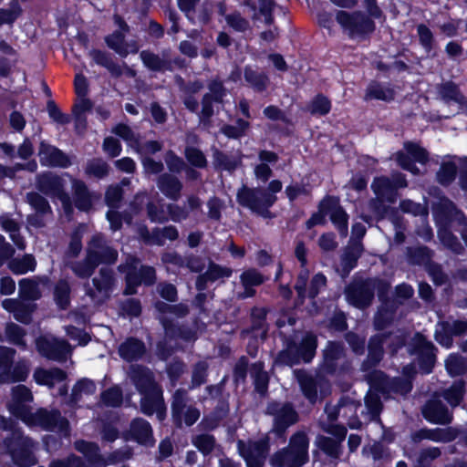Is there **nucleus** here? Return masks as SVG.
<instances>
[{"mask_svg":"<svg viewBox=\"0 0 467 467\" xmlns=\"http://www.w3.org/2000/svg\"><path fill=\"white\" fill-rule=\"evenodd\" d=\"M465 391L466 382L463 379H458L453 381L448 389L443 390L442 397L449 405L455 408L462 401Z\"/></svg>","mask_w":467,"mask_h":467,"instance_id":"44","label":"nucleus"},{"mask_svg":"<svg viewBox=\"0 0 467 467\" xmlns=\"http://www.w3.org/2000/svg\"><path fill=\"white\" fill-rule=\"evenodd\" d=\"M140 56L143 65L150 71L163 72L172 70L171 61L161 58L158 54L143 50Z\"/></svg>","mask_w":467,"mask_h":467,"instance_id":"40","label":"nucleus"},{"mask_svg":"<svg viewBox=\"0 0 467 467\" xmlns=\"http://www.w3.org/2000/svg\"><path fill=\"white\" fill-rule=\"evenodd\" d=\"M282 182L275 179L266 188L242 185L236 192V202L243 208L264 219H274L275 214L270 209L277 202L276 193L282 191Z\"/></svg>","mask_w":467,"mask_h":467,"instance_id":"2","label":"nucleus"},{"mask_svg":"<svg viewBox=\"0 0 467 467\" xmlns=\"http://www.w3.org/2000/svg\"><path fill=\"white\" fill-rule=\"evenodd\" d=\"M336 20L340 26L348 32L351 37L366 39L376 30V23L362 11L348 13L338 10L336 13Z\"/></svg>","mask_w":467,"mask_h":467,"instance_id":"8","label":"nucleus"},{"mask_svg":"<svg viewBox=\"0 0 467 467\" xmlns=\"http://www.w3.org/2000/svg\"><path fill=\"white\" fill-rule=\"evenodd\" d=\"M346 355V348L342 341L328 340L322 350L320 369L327 375H335L338 370L339 360L345 358Z\"/></svg>","mask_w":467,"mask_h":467,"instance_id":"16","label":"nucleus"},{"mask_svg":"<svg viewBox=\"0 0 467 467\" xmlns=\"http://www.w3.org/2000/svg\"><path fill=\"white\" fill-rule=\"evenodd\" d=\"M192 444L203 456H208L214 450L216 440L212 434L202 433L192 440Z\"/></svg>","mask_w":467,"mask_h":467,"instance_id":"64","label":"nucleus"},{"mask_svg":"<svg viewBox=\"0 0 467 467\" xmlns=\"http://www.w3.org/2000/svg\"><path fill=\"white\" fill-rule=\"evenodd\" d=\"M5 334L8 341L13 345L24 348L26 346L25 340L26 331L19 325L13 322L7 323L5 328Z\"/></svg>","mask_w":467,"mask_h":467,"instance_id":"59","label":"nucleus"},{"mask_svg":"<svg viewBox=\"0 0 467 467\" xmlns=\"http://www.w3.org/2000/svg\"><path fill=\"white\" fill-rule=\"evenodd\" d=\"M372 382L382 392H392L402 396L408 395L413 389V383L410 379L400 376L389 378L382 370L374 372Z\"/></svg>","mask_w":467,"mask_h":467,"instance_id":"15","label":"nucleus"},{"mask_svg":"<svg viewBox=\"0 0 467 467\" xmlns=\"http://www.w3.org/2000/svg\"><path fill=\"white\" fill-rule=\"evenodd\" d=\"M213 163L216 171L234 172L240 165L241 160L217 149H213Z\"/></svg>","mask_w":467,"mask_h":467,"instance_id":"38","label":"nucleus"},{"mask_svg":"<svg viewBox=\"0 0 467 467\" xmlns=\"http://www.w3.org/2000/svg\"><path fill=\"white\" fill-rule=\"evenodd\" d=\"M207 88L209 91L204 95L215 100L216 104H223L227 96V88L223 82L219 78H215L208 82Z\"/></svg>","mask_w":467,"mask_h":467,"instance_id":"60","label":"nucleus"},{"mask_svg":"<svg viewBox=\"0 0 467 467\" xmlns=\"http://www.w3.org/2000/svg\"><path fill=\"white\" fill-rule=\"evenodd\" d=\"M26 201L28 204L36 211V213L45 215L52 212L48 201L39 192H29L26 193Z\"/></svg>","mask_w":467,"mask_h":467,"instance_id":"61","label":"nucleus"},{"mask_svg":"<svg viewBox=\"0 0 467 467\" xmlns=\"http://www.w3.org/2000/svg\"><path fill=\"white\" fill-rule=\"evenodd\" d=\"M186 401L187 391L183 389H176L171 398V410L172 423L179 429L182 427V416L187 409Z\"/></svg>","mask_w":467,"mask_h":467,"instance_id":"36","label":"nucleus"},{"mask_svg":"<svg viewBox=\"0 0 467 467\" xmlns=\"http://www.w3.org/2000/svg\"><path fill=\"white\" fill-rule=\"evenodd\" d=\"M37 351L50 360H61L65 358L67 344L65 341H51L39 337L36 342Z\"/></svg>","mask_w":467,"mask_h":467,"instance_id":"28","label":"nucleus"},{"mask_svg":"<svg viewBox=\"0 0 467 467\" xmlns=\"http://www.w3.org/2000/svg\"><path fill=\"white\" fill-rule=\"evenodd\" d=\"M331 223L337 230L341 236H347L348 233V213L342 206H339L332 214L329 216Z\"/></svg>","mask_w":467,"mask_h":467,"instance_id":"63","label":"nucleus"},{"mask_svg":"<svg viewBox=\"0 0 467 467\" xmlns=\"http://www.w3.org/2000/svg\"><path fill=\"white\" fill-rule=\"evenodd\" d=\"M160 322L163 327L165 337L168 339H182L186 342L194 341L197 338L196 331L187 325H180L171 318L161 317Z\"/></svg>","mask_w":467,"mask_h":467,"instance_id":"24","label":"nucleus"},{"mask_svg":"<svg viewBox=\"0 0 467 467\" xmlns=\"http://www.w3.org/2000/svg\"><path fill=\"white\" fill-rule=\"evenodd\" d=\"M250 126L251 124L247 119L237 118L235 125L223 124L219 131L229 140H240L246 135Z\"/></svg>","mask_w":467,"mask_h":467,"instance_id":"45","label":"nucleus"},{"mask_svg":"<svg viewBox=\"0 0 467 467\" xmlns=\"http://www.w3.org/2000/svg\"><path fill=\"white\" fill-rule=\"evenodd\" d=\"M244 78L249 87L258 93L265 92L270 82L265 72L255 70L250 65H246L244 68Z\"/></svg>","mask_w":467,"mask_h":467,"instance_id":"35","label":"nucleus"},{"mask_svg":"<svg viewBox=\"0 0 467 467\" xmlns=\"http://www.w3.org/2000/svg\"><path fill=\"white\" fill-rule=\"evenodd\" d=\"M442 330V337L440 339L436 336V340L442 345H450L452 340V337H460L467 333V321L455 320L451 324L449 322H443Z\"/></svg>","mask_w":467,"mask_h":467,"instance_id":"43","label":"nucleus"},{"mask_svg":"<svg viewBox=\"0 0 467 467\" xmlns=\"http://www.w3.org/2000/svg\"><path fill=\"white\" fill-rule=\"evenodd\" d=\"M100 401L106 407L118 408L123 402V392L119 386H112L100 393Z\"/></svg>","mask_w":467,"mask_h":467,"instance_id":"57","label":"nucleus"},{"mask_svg":"<svg viewBox=\"0 0 467 467\" xmlns=\"http://www.w3.org/2000/svg\"><path fill=\"white\" fill-rule=\"evenodd\" d=\"M98 267V264L95 263L93 258L86 250V255L83 260L75 262L71 265V270L77 277L80 279H88L95 273Z\"/></svg>","mask_w":467,"mask_h":467,"instance_id":"48","label":"nucleus"},{"mask_svg":"<svg viewBox=\"0 0 467 467\" xmlns=\"http://www.w3.org/2000/svg\"><path fill=\"white\" fill-rule=\"evenodd\" d=\"M309 437L304 431L294 432L288 444L269 458L272 467H303L309 461Z\"/></svg>","mask_w":467,"mask_h":467,"instance_id":"3","label":"nucleus"},{"mask_svg":"<svg viewBox=\"0 0 467 467\" xmlns=\"http://www.w3.org/2000/svg\"><path fill=\"white\" fill-rule=\"evenodd\" d=\"M250 374L253 379L254 391L259 394L260 397H265L268 394L270 375L265 368V362L258 360L252 363Z\"/></svg>","mask_w":467,"mask_h":467,"instance_id":"29","label":"nucleus"},{"mask_svg":"<svg viewBox=\"0 0 467 467\" xmlns=\"http://www.w3.org/2000/svg\"><path fill=\"white\" fill-rule=\"evenodd\" d=\"M371 189L379 198H386L389 202L395 201V184L387 176L375 177Z\"/></svg>","mask_w":467,"mask_h":467,"instance_id":"42","label":"nucleus"},{"mask_svg":"<svg viewBox=\"0 0 467 467\" xmlns=\"http://www.w3.org/2000/svg\"><path fill=\"white\" fill-rule=\"evenodd\" d=\"M396 92L391 85L389 83L385 87L381 82L377 80H371L365 92L366 100H381L385 102H390L394 100Z\"/></svg>","mask_w":467,"mask_h":467,"instance_id":"34","label":"nucleus"},{"mask_svg":"<svg viewBox=\"0 0 467 467\" xmlns=\"http://www.w3.org/2000/svg\"><path fill=\"white\" fill-rule=\"evenodd\" d=\"M109 165L102 158H93L88 160L84 168L85 174L88 177H94L102 180L109 174Z\"/></svg>","mask_w":467,"mask_h":467,"instance_id":"49","label":"nucleus"},{"mask_svg":"<svg viewBox=\"0 0 467 467\" xmlns=\"http://www.w3.org/2000/svg\"><path fill=\"white\" fill-rule=\"evenodd\" d=\"M239 279L240 285L244 289L236 294V297L239 300H244L255 296L257 293L256 287L261 286L268 280L265 275L254 267L244 269L241 273Z\"/></svg>","mask_w":467,"mask_h":467,"instance_id":"18","label":"nucleus"},{"mask_svg":"<svg viewBox=\"0 0 467 467\" xmlns=\"http://www.w3.org/2000/svg\"><path fill=\"white\" fill-rule=\"evenodd\" d=\"M117 269L120 274H124V296H134L138 293L139 286H151L157 280L155 268L149 265H141L140 259L134 254H128Z\"/></svg>","mask_w":467,"mask_h":467,"instance_id":"4","label":"nucleus"},{"mask_svg":"<svg viewBox=\"0 0 467 467\" xmlns=\"http://www.w3.org/2000/svg\"><path fill=\"white\" fill-rule=\"evenodd\" d=\"M330 99L322 93L317 94L308 105V111L312 116H326L331 111Z\"/></svg>","mask_w":467,"mask_h":467,"instance_id":"54","label":"nucleus"},{"mask_svg":"<svg viewBox=\"0 0 467 467\" xmlns=\"http://www.w3.org/2000/svg\"><path fill=\"white\" fill-rule=\"evenodd\" d=\"M271 449V439L265 434L256 441L249 440L244 442L243 440L237 441L239 455L244 459L246 467H265Z\"/></svg>","mask_w":467,"mask_h":467,"instance_id":"10","label":"nucleus"},{"mask_svg":"<svg viewBox=\"0 0 467 467\" xmlns=\"http://www.w3.org/2000/svg\"><path fill=\"white\" fill-rule=\"evenodd\" d=\"M22 13L19 0H10L9 8H0V26L13 25Z\"/></svg>","mask_w":467,"mask_h":467,"instance_id":"58","label":"nucleus"},{"mask_svg":"<svg viewBox=\"0 0 467 467\" xmlns=\"http://www.w3.org/2000/svg\"><path fill=\"white\" fill-rule=\"evenodd\" d=\"M33 400V394L26 386L17 385L12 389V403L8 406L9 412L16 419H22L31 410L27 402Z\"/></svg>","mask_w":467,"mask_h":467,"instance_id":"19","label":"nucleus"},{"mask_svg":"<svg viewBox=\"0 0 467 467\" xmlns=\"http://www.w3.org/2000/svg\"><path fill=\"white\" fill-rule=\"evenodd\" d=\"M157 187L169 200L177 202L181 198L183 184L174 174L164 172L159 175Z\"/></svg>","mask_w":467,"mask_h":467,"instance_id":"27","label":"nucleus"},{"mask_svg":"<svg viewBox=\"0 0 467 467\" xmlns=\"http://www.w3.org/2000/svg\"><path fill=\"white\" fill-rule=\"evenodd\" d=\"M458 431L452 427L447 428H421L411 434L413 442L418 443L423 440H429L435 442L448 443L451 442L458 437Z\"/></svg>","mask_w":467,"mask_h":467,"instance_id":"21","label":"nucleus"},{"mask_svg":"<svg viewBox=\"0 0 467 467\" xmlns=\"http://www.w3.org/2000/svg\"><path fill=\"white\" fill-rule=\"evenodd\" d=\"M458 167L454 161L441 162L436 172V182L442 187L450 186L457 178Z\"/></svg>","mask_w":467,"mask_h":467,"instance_id":"46","label":"nucleus"},{"mask_svg":"<svg viewBox=\"0 0 467 467\" xmlns=\"http://www.w3.org/2000/svg\"><path fill=\"white\" fill-rule=\"evenodd\" d=\"M88 56L96 65L106 68L113 78H119L122 76L123 71L121 67L113 60L110 53L105 50L92 48L89 50Z\"/></svg>","mask_w":467,"mask_h":467,"instance_id":"32","label":"nucleus"},{"mask_svg":"<svg viewBox=\"0 0 467 467\" xmlns=\"http://www.w3.org/2000/svg\"><path fill=\"white\" fill-rule=\"evenodd\" d=\"M74 448L85 458L88 467H107L124 460L119 451H114L105 458L101 452L99 444L95 441H89L83 439L77 440L74 442Z\"/></svg>","mask_w":467,"mask_h":467,"instance_id":"11","label":"nucleus"},{"mask_svg":"<svg viewBox=\"0 0 467 467\" xmlns=\"http://www.w3.org/2000/svg\"><path fill=\"white\" fill-rule=\"evenodd\" d=\"M407 254L410 264L426 266L431 261L432 251L426 245H420L409 248Z\"/></svg>","mask_w":467,"mask_h":467,"instance_id":"56","label":"nucleus"},{"mask_svg":"<svg viewBox=\"0 0 467 467\" xmlns=\"http://www.w3.org/2000/svg\"><path fill=\"white\" fill-rule=\"evenodd\" d=\"M407 351L414 356V362L422 375L431 374L437 362V347L420 332H416L409 342Z\"/></svg>","mask_w":467,"mask_h":467,"instance_id":"6","label":"nucleus"},{"mask_svg":"<svg viewBox=\"0 0 467 467\" xmlns=\"http://www.w3.org/2000/svg\"><path fill=\"white\" fill-rule=\"evenodd\" d=\"M344 340L348 345L351 352L357 356H363L366 352V337L355 331L349 330L344 333Z\"/></svg>","mask_w":467,"mask_h":467,"instance_id":"55","label":"nucleus"},{"mask_svg":"<svg viewBox=\"0 0 467 467\" xmlns=\"http://www.w3.org/2000/svg\"><path fill=\"white\" fill-rule=\"evenodd\" d=\"M423 418L431 424L447 425L452 420V415L441 400H428L421 410Z\"/></svg>","mask_w":467,"mask_h":467,"instance_id":"22","label":"nucleus"},{"mask_svg":"<svg viewBox=\"0 0 467 467\" xmlns=\"http://www.w3.org/2000/svg\"><path fill=\"white\" fill-rule=\"evenodd\" d=\"M372 277L354 279L345 288L348 303L358 308H368L374 300V287L370 285Z\"/></svg>","mask_w":467,"mask_h":467,"instance_id":"12","label":"nucleus"},{"mask_svg":"<svg viewBox=\"0 0 467 467\" xmlns=\"http://www.w3.org/2000/svg\"><path fill=\"white\" fill-rule=\"evenodd\" d=\"M87 251L98 266L100 265H113L119 258L118 250L109 245L101 234H94L91 237L88 243Z\"/></svg>","mask_w":467,"mask_h":467,"instance_id":"13","label":"nucleus"},{"mask_svg":"<svg viewBox=\"0 0 467 467\" xmlns=\"http://www.w3.org/2000/svg\"><path fill=\"white\" fill-rule=\"evenodd\" d=\"M35 382L39 386L54 387L55 382H62L67 378V372L60 368L46 369L37 368L33 374Z\"/></svg>","mask_w":467,"mask_h":467,"instance_id":"31","label":"nucleus"},{"mask_svg":"<svg viewBox=\"0 0 467 467\" xmlns=\"http://www.w3.org/2000/svg\"><path fill=\"white\" fill-rule=\"evenodd\" d=\"M19 296L22 300L36 301L41 297L38 284L30 278H23L18 282Z\"/></svg>","mask_w":467,"mask_h":467,"instance_id":"52","label":"nucleus"},{"mask_svg":"<svg viewBox=\"0 0 467 467\" xmlns=\"http://www.w3.org/2000/svg\"><path fill=\"white\" fill-rule=\"evenodd\" d=\"M99 277H94L92 279L95 289L99 293L111 291L115 283L113 271L107 267H101L99 271Z\"/></svg>","mask_w":467,"mask_h":467,"instance_id":"53","label":"nucleus"},{"mask_svg":"<svg viewBox=\"0 0 467 467\" xmlns=\"http://www.w3.org/2000/svg\"><path fill=\"white\" fill-rule=\"evenodd\" d=\"M65 180L52 171H45L36 176V188L40 193L59 198L65 191Z\"/></svg>","mask_w":467,"mask_h":467,"instance_id":"20","label":"nucleus"},{"mask_svg":"<svg viewBox=\"0 0 467 467\" xmlns=\"http://www.w3.org/2000/svg\"><path fill=\"white\" fill-rule=\"evenodd\" d=\"M73 200L75 207L81 212H88L92 208V194L87 184L78 179L72 182Z\"/></svg>","mask_w":467,"mask_h":467,"instance_id":"30","label":"nucleus"},{"mask_svg":"<svg viewBox=\"0 0 467 467\" xmlns=\"http://www.w3.org/2000/svg\"><path fill=\"white\" fill-rule=\"evenodd\" d=\"M260 163L254 168V177L262 182H267L273 176L271 166H275L279 161V155L273 150H259L257 153Z\"/></svg>","mask_w":467,"mask_h":467,"instance_id":"23","label":"nucleus"},{"mask_svg":"<svg viewBox=\"0 0 467 467\" xmlns=\"http://www.w3.org/2000/svg\"><path fill=\"white\" fill-rule=\"evenodd\" d=\"M362 253L363 245L361 243L348 245L344 249L340 257L342 276H348L350 272L357 267L358 259L361 257Z\"/></svg>","mask_w":467,"mask_h":467,"instance_id":"33","label":"nucleus"},{"mask_svg":"<svg viewBox=\"0 0 467 467\" xmlns=\"http://www.w3.org/2000/svg\"><path fill=\"white\" fill-rule=\"evenodd\" d=\"M71 288L66 279H59L54 287V300L61 310H66L70 305Z\"/></svg>","mask_w":467,"mask_h":467,"instance_id":"51","label":"nucleus"},{"mask_svg":"<svg viewBox=\"0 0 467 467\" xmlns=\"http://www.w3.org/2000/svg\"><path fill=\"white\" fill-rule=\"evenodd\" d=\"M209 365L204 360L197 361L192 367L190 389L199 388L205 384L208 377Z\"/></svg>","mask_w":467,"mask_h":467,"instance_id":"62","label":"nucleus"},{"mask_svg":"<svg viewBox=\"0 0 467 467\" xmlns=\"http://www.w3.org/2000/svg\"><path fill=\"white\" fill-rule=\"evenodd\" d=\"M438 92L441 99L446 103L452 101L459 105H463L466 102V98L462 93L459 86L451 80L441 83Z\"/></svg>","mask_w":467,"mask_h":467,"instance_id":"41","label":"nucleus"},{"mask_svg":"<svg viewBox=\"0 0 467 467\" xmlns=\"http://www.w3.org/2000/svg\"><path fill=\"white\" fill-rule=\"evenodd\" d=\"M36 261L32 254H26L22 258H13L8 262V268L14 275H25L35 271Z\"/></svg>","mask_w":467,"mask_h":467,"instance_id":"47","label":"nucleus"},{"mask_svg":"<svg viewBox=\"0 0 467 467\" xmlns=\"http://www.w3.org/2000/svg\"><path fill=\"white\" fill-rule=\"evenodd\" d=\"M445 368L451 377L463 376L467 373V358L457 353H451L445 360Z\"/></svg>","mask_w":467,"mask_h":467,"instance_id":"50","label":"nucleus"},{"mask_svg":"<svg viewBox=\"0 0 467 467\" xmlns=\"http://www.w3.org/2000/svg\"><path fill=\"white\" fill-rule=\"evenodd\" d=\"M21 421L28 427H39L46 431H58L64 435L70 431L68 420L57 409L49 410L47 408H38L35 412L31 410Z\"/></svg>","mask_w":467,"mask_h":467,"instance_id":"7","label":"nucleus"},{"mask_svg":"<svg viewBox=\"0 0 467 467\" xmlns=\"http://www.w3.org/2000/svg\"><path fill=\"white\" fill-rule=\"evenodd\" d=\"M118 353L127 362L138 361L145 355L146 346L141 339L129 337L119 344Z\"/></svg>","mask_w":467,"mask_h":467,"instance_id":"26","label":"nucleus"},{"mask_svg":"<svg viewBox=\"0 0 467 467\" xmlns=\"http://www.w3.org/2000/svg\"><path fill=\"white\" fill-rule=\"evenodd\" d=\"M6 453L17 467H32L37 463L33 452L34 441L21 429H14L3 441Z\"/></svg>","mask_w":467,"mask_h":467,"instance_id":"5","label":"nucleus"},{"mask_svg":"<svg viewBox=\"0 0 467 467\" xmlns=\"http://www.w3.org/2000/svg\"><path fill=\"white\" fill-rule=\"evenodd\" d=\"M265 413L273 417L271 432L278 438L284 437L289 427L299 420V415L290 401L281 403L277 400L268 402Z\"/></svg>","mask_w":467,"mask_h":467,"instance_id":"9","label":"nucleus"},{"mask_svg":"<svg viewBox=\"0 0 467 467\" xmlns=\"http://www.w3.org/2000/svg\"><path fill=\"white\" fill-rule=\"evenodd\" d=\"M38 156L42 166L67 169L71 166L69 156L57 147L41 140Z\"/></svg>","mask_w":467,"mask_h":467,"instance_id":"17","label":"nucleus"},{"mask_svg":"<svg viewBox=\"0 0 467 467\" xmlns=\"http://www.w3.org/2000/svg\"><path fill=\"white\" fill-rule=\"evenodd\" d=\"M297 382L304 397L312 404L317 400V381L310 374L301 371L296 376Z\"/></svg>","mask_w":467,"mask_h":467,"instance_id":"39","label":"nucleus"},{"mask_svg":"<svg viewBox=\"0 0 467 467\" xmlns=\"http://www.w3.org/2000/svg\"><path fill=\"white\" fill-rule=\"evenodd\" d=\"M129 434L130 440L140 445L151 447L155 443L151 425L142 418H135L131 420Z\"/></svg>","mask_w":467,"mask_h":467,"instance_id":"25","label":"nucleus"},{"mask_svg":"<svg viewBox=\"0 0 467 467\" xmlns=\"http://www.w3.org/2000/svg\"><path fill=\"white\" fill-rule=\"evenodd\" d=\"M107 47L116 52L121 57H126L130 54L128 44L126 42V34L121 31L114 30L111 34L104 37ZM131 53L138 52V47L134 45V48L130 50Z\"/></svg>","mask_w":467,"mask_h":467,"instance_id":"37","label":"nucleus"},{"mask_svg":"<svg viewBox=\"0 0 467 467\" xmlns=\"http://www.w3.org/2000/svg\"><path fill=\"white\" fill-rule=\"evenodd\" d=\"M281 340L283 349L274 358V366L292 368L309 364L317 355L318 338L312 331H306L299 341L296 334L282 335Z\"/></svg>","mask_w":467,"mask_h":467,"instance_id":"1","label":"nucleus"},{"mask_svg":"<svg viewBox=\"0 0 467 467\" xmlns=\"http://www.w3.org/2000/svg\"><path fill=\"white\" fill-rule=\"evenodd\" d=\"M391 335V331H385L370 336L368 340V344L366 345L368 354L361 363V368L363 371L374 369L380 364L385 355L384 345Z\"/></svg>","mask_w":467,"mask_h":467,"instance_id":"14","label":"nucleus"}]
</instances>
